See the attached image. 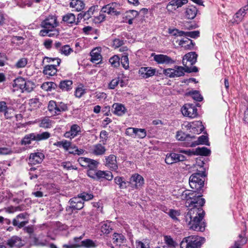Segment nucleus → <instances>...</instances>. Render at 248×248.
<instances>
[{
    "label": "nucleus",
    "instance_id": "21",
    "mask_svg": "<svg viewBox=\"0 0 248 248\" xmlns=\"http://www.w3.org/2000/svg\"><path fill=\"white\" fill-rule=\"evenodd\" d=\"M90 61L93 63H99L102 59L101 55L98 52V49H94L90 53Z\"/></svg>",
    "mask_w": 248,
    "mask_h": 248
},
{
    "label": "nucleus",
    "instance_id": "23",
    "mask_svg": "<svg viewBox=\"0 0 248 248\" xmlns=\"http://www.w3.org/2000/svg\"><path fill=\"white\" fill-rule=\"evenodd\" d=\"M70 6L77 11H80L84 8L85 4L81 0H74L70 2Z\"/></svg>",
    "mask_w": 248,
    "mask_h": 248
},
{
    "label": "nucleus",
    "instance_id": "63",
    "mask_svg": "<svg viewBox=\"0 0 248 248\" xmlns=\"http://www.w3.org/2000/svg\"><path fill=\"white\" fill-rule=\"evenodd\" d=\"M84 93L85 91L82 88H78L75 92V95L76 97L80 98Z\"/></svg>",
    "mask_w": 248,
    "mask_h": 248
},
{
    "label": "nucleus",
    "instance_id": "43",
    "mask_svg": "<svg viewBox=\"0 0 248 248\" xmlns=\"http://www.w3.org/2000/svg\"><path fill=\"white\" fill-rule=\"evenodd\" d=\"M59 52L65 56L69 55L72 52L73 49L69 45H64L62 46L59 50Z\"/></svg>",
    "mask_w": 248,
    "mask_h": 248
},
{
    "label": "nucleus",
    "instance_id": "17",
    "mask_svg": "<svg viewBox=\"0 0 248 248\" xmlns=\"http://www.w3.org/2000/svg\"><path fill=\"white\" fill-rule=\"evenodd\" d=\"M115 183L118 185L121 189H126L130 186L129 181H126L124 177L117 176L114 179Z\"/></svg>",
    "mask_w": 248,
    "mask_h": 248
},
{
    "label": "nucleus",
    "instance_id": "27",
    "mask_svg": "<svg viewBox=\"0 0 248 248\" xmlns=\"http://www.w3.org/2000/svg\"><path fill=\"white\" fill-rule=\"evenodd\" d=\"M246 14L245 9L244 8L240 9L234 15L233 23H238L243 19Z\"/></svg>",
    "mask_w": 248,
    "mask_h": 248
},
{
    "label": "nucleus",
    "instance_id": "20",
    "mask_svg": "<svg viewBox=\"0 0 248 248\" xmlns=\"http://www.w3.org/2000/svg\"><path fill=\"white\" fill-rule=\"evenodd\" d=\"M113 113L118 116H122L125 113V108L124 105L119 103H114L112 105Z\"/></svg>",
    "mask_w": 248,
    "mask_h": 248
},
{
    "label": "nucleus",
    "instance_id": "36",
    "mask_svg": "<svg viewBox=\"0 0 248 248\" xmlns=\"http://www.w3.org/2000/svg\"><path fill=\"white\" fill-rule=\"evenodd\" d=\"M210 153V150L205 147H198L195 150V154L198 155L208 156Z\"/></svg>",
    "mask_w": 248,
    "mask_h": 248
},
{
    "label": "nucleus",
    "instance_id": "19",
    "mask_svg": "<svg viewBox=\"0 0 248 248\" xmlns=\"http://www.w3.org/2000/svg\"><path fill=\"white\" fill-rule=\"evenodd\" d=\"M178 44L184 48L190 50L192 49L194 46L192 40L186 37L180 40Z\"/></svg>",
    "mask_w": 248,
    "mask_h": 248
},
{
    "label": "nucleus",
    "instance_id": "33",
    "mask_svg": "<svg viewBox=\"0 0 248 248\" xmlns=\"http://www.w3.org/2000/svg\"><path fill=\"white\" fill-rule=\"evenodd\" d=\"M25 81L26 80L21 77L16 78L14 80L13 86L14 87L19 88L22 91Z\"/></svg>",
    "mask_w": 248,
    "mask_h": 248
},
{
    "label": "nucleus",
    "instance_id": "45",
    "mask_svg": "<svg viewBox=\"0 0 248 248\" xmlns=\"http://www.w3.org/2000/svg\"><path fill=\"white\" fill-rule=\"evenodd\" d=\"M29 223V219L27 220L19 222L17 219H13L12 224L14 226L17 227L19 229L24 227L27 224Z\"/></svg>",
    "mask_w": 248,
    "mask_h": 248
},
{
    "label": "nucleus",
    "instance_id": "52",
    "mask_svg": "<svg viewBox=\"0 0 248 248\" xmlns=\"http://www.w3.org/2000/svg\"><path fill=\"white\" fill-rule=\"evenodd\" d=\"M79 197L80 198V199L82 200V201H87L92 199L93 197V196L92 194H89L86 192L82 193L78 195Z\"/></svg>",
    "mask_w": 248,
    "mask_h": 248
},
{
    "label": "nucleus",
    "instance_id": "5",
    "mask_svg": "<svg viewBox=\"0 0 248 248\" xmlns=\"http://www.w3.org/2000/svg\"><path fill=\"white\" fill-rule=\"evenodd\" d=\"M48 61V62H53L54 60L57 61V64L55 65H47L44 67L43 73L46 75L49 76H53L55 75L57 72V70L56 69V66L60 65L61 60L59 58H51L48 57H45Z\"/></svg>",
    "mask_w": 248,
    "mask_h": 248
},
{
    "label": "nucleus",
    "instance_id": "38",
    "mask_svg": "<svg viewBox=\"0 0 248 248\" xmlns=\"http://www.w3.org/2000/svg\"><path fill=\"white\" fill-rule=\"evenodd\" d=\"M42 88L47 91H50L52 89H55L57 87V85L53 82H46L43 83Z\"/></svg>",
    "mask_w": 248,
    "mask_h": 248
},
{
    "label": "nucleus",
    "instance_id": "37",
    "mask_svg": "<svg viewBox=\"0 0 248 248\" xmlns=\"http://www.w3.org/2000/svg\"><path fill=\"white\" fill-rule=\"evenodd\" d=\"M97 244L91 239H87L82 241V248H94L97 247Z\"/></svg>",
    "mask_w": 248,
    "mask_h": 248
},
{
    "label": "nucleus",
    "instance_id": "50",
    "mask_svg": "<svg viewBox=\"0 0 248 248\" xmlns=\"http://www.w3.org/2000/svg\"><path fill=\"white\" fill-rule=\"evenodd\" d=\"M95 8V6H92L89 9V10L87 12L83 13V14L85 16V20H88L90 17H91L92 15H93L94 14Z\"/></svg>",
    "mask_w": 248,
    "mask_h": 248
},
{
    "label": "nucleus",
    "instance_id": "35",
    "mask_svg": "<svg viewBox=\"0 0 248 248\" xmlns=\"http://www.w3.org/2000/svg\"><path fill=\"white\" fill-rule=\"evenodd\" d=\"M34 136L35 137V140L40 141L48 139L50 136V134L48 132H43L39 134L34 133Z\"/></svg>",
    "mask_w": 248,
    "mask_h": 248
},
{
    "label": "nucleus",
    "instance_id": "1",
    "mask_svg": "<svg viewBox=\"0 0 248 248\" xmlns=\"http://www.w3.org/2000/svg\"><path fill=\"white\" fill-rule=\"evenodd\" d=\"M180 199L186 200L187 207H191L186 213L185 220L190 229L196 231L203 232L205 230V223L202 221L204 212L202 207L205 203L204 199L202 195L198 194L196 191L186 190L180 195Z\"/></svg>",
    "mask_w": 248,
    "mask_h": 248
},
{
    "label": "nucleus",
    "instance_id": "4",
    "mask_svg": "<svg viewBox=\"0 0 248 248\" xmlns=\"http://www.w3.org/2000/svg\"><path fill=\"white\" fill-rule=\"evenodd\" d=\"M120 9V5L117 3H111L103 6L100 11L98 16H96L97 22H102L105 19L106 16L104 13L108 15L117 16L120 14L119 11Z\"/></svg>",
    "mask_w": 248,
    "mask_h": 248
},
{
    "label": "nucleus",
    "instance_id": "56",
    "mask_svg": "<svg viewBox=\"0 0 248 248\" xmlns=\"http://www.w3.org/2000/svg\"><path fill=\"white\" fill-rule=\"evenodd\" d=\"M89 159V158L80 157L78 159V161L82 167L87 168Z\"/></svg>",
    "mask_w": 248,
    "mask_h": 248
},
{
    "label": "nucleus",
    "instance_id": "55",
    "mask_svg": "<svg viewBox=\"0 0 248 248\" xmlns=\"http://www.w3.org/2000/svg\"><path fill=\"white\" fill-rule=\"evenodd\" d=\"M135 136L139 138H144L146 136V132L144 129L136 128Z\"/></svg>",
    "mask_w": 248,
    "mask_h": 248
},
{
    "label": "nucleus",
    "instance_id": "48",
    "mask_svg": "<svg viewBox=\"0 0 248 248\" xmlns=\"http://www.w3.org/2000/svg\"><path fill=\"white\" fill-rule=\"evenodd\" d=\"M99 164L97 161L89 158L87 168H88L89 169H96Z\"/></svg>",
    "mask_w": 248,
    "mask_h": 248
},
{
    "label": "nucleus",
    "instance_id": "39",
    "mask_svg": "<svg viewBox=\"0 0 248 248\" xmlns=\"http://www.w3.org/2000/svg\"><path fill=\"white\" fill-rule=\"evenodd\" d=\"M84 234L79 237H75L71 240L75 248H82V241L81 239L83 238Z\"/></svg>",
    "mask_w": 248,
    "mask_h": 248
},
{
    "label": "nucleus",
    "instance_id": "58",
    "mask_svg": "<svg viewBox=\"0 0 248 248\" xmlns=\"http://www.w3.org/2000/svg\"><path fill=\"white\" fill-rule=\"evenodd\" d=\"M119 78L112 79L109 83L108 87L110 89H114L118 85L119 82Z\"/></svg>",
    "mask_w": 248,
    "mask_h": 248
},
{
    "label": "nucleus",
    "instance_id": "11",
    "mask_svg": "<svg viewBox=\"0 0 248 248\" xmlns=\"http://www.w3.org/2000/svg\"><path fill=\"white\" fill-rule=\"evenodd\" d=\"M6 245L11 248H20L24 245V242L20 237L14 235L7 240Z\"/></svg>",
    "mask_w": 248,
    "mask_h": 248
},
{
    "label": "nucleus",
    "instance_id": "12",
    "mask_svg": "<svg viewBox=\"0 0 248 248\" xmlns=\"http://www.w3.org/2000/svg\"><path fill=\"white\" fill-rule=\"evenodd\" d=\"M45 158L44 155L41 152L31 153L29 157V163L31 165H36L42 162Z\"/></svg>",
    "mask_w": 248,
    "mask_h": 248
},
{
    "label": "nucleus",
    "instance_id": "31",
    "mask_svg": "<svg viewBox=\"0 0 248 248\" xmlns=\"http://www.w3.org/2000/svg\"><path fill=\"white\" fill-rule=\"evenodd\" d=\"M34 136V133H31L28 135H26L24 136V137L21 140V144L22 145H27L30 144L31 143V141L32 140H35V138Z\"/></svg>",
    "mask_w": 248,
    "mask_h": 248
},
{
    "label": "nucleus",
    "instance_id": "2",
    "mask_svg": "<svg viewBox=\"0 0 248 248\" xmlns=\"http://www.w3.org/2000/svg\"><path fill=\"white\" fill-rule=\"evenodd\" d=\"M204 172L202 171L194 173L189 178V186L198 194L201 195V191L204 186Z\"/></svg>",
    "mask_w": 248,
    "mask_h": 248
},
{
    "label": "nucleus",
    "instance_id": "15",
    "mask_svg": "<svg viewBox=\"0 0 248 248\" xmlns=\"http://www.w3.org/2000/svg\"><path fill=\"white\" fill-rule=\"evenodd\" d=\"M81 128L77 124H74L71 126L70 130L65 133L64 136L66 138L73 139L78 135L81 132Z\"/></svg>",
    "mask_w": 248,
    "mask_h": 248
},
{
    "label": "nucleus",
    "instance_id": "28",
    "mask_svg": "<svg viewBox=\"0 0 248 248\" xmlns=\"http://www.w3.org/2000/svg\"><path fill=\"white\" fill-rule=\"evenodd\" d=\"M76 19L75 16L72 13H68L62 17V21L67 24H76Z\"/></svg>",
    "mask_w": 248,
    "mask_h": 248
},
{
    "label": "nucleus",
    "instance_id": "42",
    "mask_svg": "<svg viewBox=\"0 0 248 248\" xmlns=\"http://www.w3.org/2000/svg\"><path fill=\"white\" fill-rule=\"evenodd\" d=\"M34 84L30 81H26L24 85L22 92H27L30 93L31 92L34 88Z\"/></svg>",
    "mask_w": 248,
    "mask_h": 248
},
{
    "label": "nucleus",
    "instance_id": "59",
    "mask_svg": "<svg viewBox=\"0 0 248 248\" xmlns=\"http://www.w3.org/2000/svg\"><path fill=\"white\" fill-rule=\"evenodd\" d=\"M200 35V32L198 31H186V36L193 38H196Z\"/></svg>",
    "mask_w": 248,
    "mask_h": 248
},
{
    "label": "nucleus",
    "instance_id": "29",
    "mask_svg": "<svg viewBox=\"0 0 248 248\" xmlns=\"http://www.w3.org/2000/svg\"><path fill=\"white\" fill-rule=\"evenodd\" d=\"M68 110L67 104L63 102L56 103V115H59L61 112L65 111Z\"/></svg>",
    "mask_w": 248,
    "mask_h": 248
},
{
    "label": "nucleus",
    "instance_id": "3",
    "mask_svg": "<svg viewBox=\"0 0 248 248\" xmlns=\"http://www.w3.org/2000/svg\"><path fill=\"white\" fill-rule=\"evenodd\" d=\"M205 242L203 237L191 235L184 238L180 243V248H200Z\"/></svg>",
    "mask_w": 248,
    "mask_h": 248
},
{
    "label": "nucleus",
    "instance_id": "30",
    "mask_svg": "<svg viewBox=\"0 0 248 248\" xmlns=\"http://www.w3.org/2000/svg\"><path fill=\"white\" fill-rule=\"evenodd\" d=\"M30 109L31 110L36 109L40 107L41 103L38 98H32L29 100Z\"/></svg>",
    "mask_w": 248,
    "mask_h": 248
},
{
    "label": "nucleus",
    "instance_id": "13",
    "mask_svg": "<svg viewBox=\"0 0 248 248\" xmlns=\"http://www.w3.org/2000/svg\"><path fill=\"white\" fill-rule=\"evenodd\" d=\"M104 164L112 170H116L118 169L116 157L114 155H110L106 156Z\"/></svg>",
    "mask_w": 248,
    "mask_h": 248
},
{
    "label": "nucleus",
    "instance_id": "40",
    "mask_svg": "<svg viewBox=\"0 0 248 248\" xmlns=\"http://www.w3.org/2000/svg\"><path fill=\"white\" fill-rule=\"evenodd\" d=\"M71 143L70 141H68L66 140H63L62 141H58L56 143H55V145L59 147H62L65 150H68L71 146Z\"/></svg>",
    "mask_w": 248,
    "mask_h": 248
},
{
    "label": "nucleus",
    "instance_id": "61",
    "mask_svg": "<svg viewBox=\"0 0 248 248\" xmlns=\"http://www.w3.org/2000/svg\"><path fill=\"white\" fill-rule=\"evenodd\" d=\"M108 133L105 130H102L100 132V138L102 139V141L104 144L106 142L108 138Z\"/></svg>",
    "mask_w": 248,
    "mask_h": 248
},
{
    "label": "nucleus",
    "instance_id": "16",
    "mask_svg": "<svg viewBox=\"0 0 248 248\" xmlns=\"http://www.w3.org/2000/svg\"><path fill=\"white\" fill-rule=\"evenodd\" d=\"M197 54L195 52H191L186 54L183 59L182 63L184 66L187 65V62H190V65H193L197 62Z\"/></svg>",
    "mask_w": 248,
    "mask_h": 248
},
{
    "label": "nucleus",
    "instance_id": "22",
    "mask_svg": "<svg viewBox=\"0 0 248 248\" xmlns=\"http://www.w3.org/2000/svg\"><path fill=\"white\" fill-rule=\"evenodd\" d=\"M197 13V8L193 6H190L186 9L185 16L188 19H193Z\"/></svg>",
    "mask_w": 248,
    "mask_h": 248
},
{
    "label": "nucleus",
    "instance_id": "18",
    "mask_svg": "<svg viewBox=\"0 0 248 248\" xmlns=\"http://www.w3.org/2000/svg\"><path fill=\"white\" fill-rule=\"evenodd\" d=\"M73 81L71 80H61L59 84V87L62 91L68 92L72 89Z\"/></svg>",
    "mask_w": 248,
    "mask_h": 248
},
{
    "label": "nucleus",
    "instance_id": "26",
    "mask_svg": "<svg viewBox=\"0 0 248 248\" xmlns=\"http://www.w3.org/2000/svg\"><path fill=\"white\" fill-rule=\"evenodd\" d=\"M106 149L105 147L101 144H97L94 146L93 153L96 155H103L105 153Z\"/></svg>",
    "mask_w": 248,
    "mask_h": 248
},
{
    "label": "nucleus",
    "instance_id": "62",
    "mask_svg": "<svg viewBox=\"0 0 248 248\" xmlns=\"http://www.w3.org/2000/svg\"><path fill=\"white\" fill-rule=\"evenodd\" d=\"M29 215L25 212L18 214L15 219H17V220H19V219L27 220L29 218Z\"/></svg>",
    "mask_w": 248,
    "mask_h": 248
},
{
    "label": "nucleus",
    "instance_id": "8",
    "mask_svg": "<svg viewBox=\"0 0 248 248\" xmlns=\"http://www.w3.org/2000/svg\"><path fill=\"white\" fill-rule=\"evenodd\" d=\"M186 160V157L182 155L172 153L167 155L165 162L168 164H172L179 161Z\"/></svg>",
    "mask_w": 248,
    "mask_h": 248
},
{
    "label": "nucleus",
    "instance_id": "24",
    "mask_svg": "<svg viewBox=\"0 0 248 248\" xmlns=\"http://www.w3.org/2000/svg\"><path fill=\"white\" fill-rule=\"evenodd\" d=\"M199 144H205L206 145H209L208 138L207 136L202 135L198 138V140L191 143L190 145L191 147H194Z\"/></svg>",
    "mask_w": 248,
    "mask_h": 248
},
{
    "label": "nucleus",
    "instance_id": "10",
    "mask_svg": "<svg viewBox=\"0 0 248 248\" xmlns=\"http://www.w3.org/2000/svg\"><path fill=\"white\" fill-rule=\"evenodd\" d=\"M58 25L56 18L54 16H49L41 23L42 28L46 29H54Z\"/></svg>",
    "mask_w": 248,
    "mask_h": 248
},
{
    "label": "nucleus",
    "instance_id": "53",
    "mask_svg": "<svg viewBox=\"0 0 248 248\" xmlns=\"http://www.w3.org/2000/svg\"><path fill=\"white\" fill-rule=\"evenodd\" d=\"M27 62L28 60L26 58H21L16 63V67L17 68H23L27 65Z\"/></svg>",
    "mask_w": 248,
    "mask_h": 248
},
{
    "label": "nucleus",
    "instance_id": "25",
    "mask_svg": "<svg viewBox=\"0 0 248 248\" xmlns=\"http://www.w3.org/2000/svg\"><path fill=\"white\" fill-rule=\"evenodd\" d=\"M113 243L117 245H120L125 242L126 239L125 237L121 233H114L113 234Z\"/></svg>",
    "mask_w": 248,
    "mask_h": 248
},
{
    "label": "nucleus",
    "instance_id": "54",
    "mask_svg": "<svg viewBox=\"0 0 248 248\" xmlns=\"http://www.w3.org/2000/svg\"><path fill=\"white\" fill-rule=\"evenodd\" d=\"M190 93L191 94L192 98L196 101L200 102L203 99V97L197 91H193Z\"/></svg>",
    "mask_w": 248,
    "mask_h": 248
},
{
    "label": "nucleus",
    "instance_id": "9",
    "mask_svg": "<svg viewBox=\"0 0 248 248\" xmlns=\"http://www.w3.org/2000/svg\"><path fill=\"white\" fill-rule=\"evenodd\" d=\"M154 56V60L158 64H172L174 63V61L170 57L164 54H152Z\"/></svg>",
    "mask_w": 248,
    "mask_h": 248
},
{
    "label": "nucleus",
    "instance_id": "51",
    "mask_svg": "<svg viewBox=\"0 0 248 248\" xmlns=\"http://www.w3.org/2000/svg\"><path fill=\"white\" fill-rule=\"evenodd\" d=\"M121 62L123 67L125 69H127L129 68V60L127 55H124L122 56Z\"/></svg>",
    "mask_w": 248,
    "mask_h": 248
},
{
    "label": "nucleus",
    "instance_id": "6",
    "mask_svg": "<svg viewBox=\"0 0 248 248\" xmlns=\"http://www.w3.org/2000/svg\"><path fill=\"white\" fill-rule=\"evenodd\" d=\"M129 186L133 189H139L144 184V180L142 176L135 173L133 174L129 180Z\"/></svg>",
    "mask_w": 248,
    "mask_h": 248
},
{
    "label": "nucleus",
    "instance_id": "7",
    "mask_svg": "<svg viewBox=\"0 0 248 248\" xmlns=\"http://www.w3.org/2000/svg\"><path fill=\"white\" fill-rule=\"evenodd\" d=\"M182 114L186 116L194 118L198 115L196 107L192 104H186L182 108Z\"/></svg>",
    "mask_w": 248,
    "mask_h": 248
},
{
    "label": "nucleus",
    "instance_id": "47",
    "mask_svg": "<svg viewBox=\"0 0 248 248\" xmlns=\"http://www.w3.org/2000/svg\"><path fill=\"white\" fill-rule=\"evenodd\" d=\"M168 215L173 220L177 221V217L180 215V212L179 210L170 209Z\"/></svg>",
    "mask_w": 248,
    "mask_h": 248
},
{
    "label": "nucleus",
    "instance_id": "60",
    "mask_svg": "<svg viewBox=\"0 0 248 248\" xmlns=\"http://www.w3.org/2000/svg\"><path fill=\"white\" fill-rule=\"evenodd\" d=\"M173 69L168 68L166 69H164L163 70V74L165 76H166L169 78H174V75H173Z\"/></svg>",
    "mask_w": 248,
    "mask_h": 248
},
{
    "label": "nucleus",
    "instance_id": "14",
    "mask_svg": "<svg viewBox=\"0 0 248 248\" xmlns=\"http://www.w3.org/2000/svg\"><path fill=\"white\" fill-rule=\"evenodd\" d=\"M69 203V208L73 210H80L84 207V202L78 196L70 199Z\"/></svg>",
    "mask_w": 248,
    "mask_h": 248
},
{
    "label": "nucleus",
    "instance_id": "32",
    "mask_svg": "<svg viewBox=\"0 0 248 248\" xmlns=\"http://www.w3.org/2000/svg\"><path fill=\"white\" fill-rule=\"evenodd\" d=\"M101 232L104 234H108L112 230L111 223L107 221L104 222L101 227Z\"/></svg>",
    "mask_w": 248,
    "mask_h": 248
},
{
    "label": "nucleus",
    "instance_id": "57",
    "mask_svg": "<svg viewBox=\"0 0 248 248\" xmlns=\"http://www.w3.org/2000/svg\"><path fill=\"white\" fill-rule=\"evenodd\" d=\"M62 166L63 167L64 169H66L67 170H70L71 169L73 170H77V168L74 167L73 165H72L71 163L70 162H64L62 163Z\"/></svg>",
    "mask_w": 248,
    "mask_h": 248
},
{
    "label": "nucleus",
    "instance_id": "41",
    "mask_svg": "<svg viewBox=\"0 0 248 248\" xmlns=\"http://www.w3.org/2000/svg\"><path fill=\"white\" fill-rule=\"evenodd\" d=\"M177 139L180 140H188L189 139H195V136H190L189 135H185L182 132H178L176 135Z\"/></svg>",
    "mask_w": 248,
    "mask_h": 248
},
{
    "label": "nucleus",
    "instance_id": "46",
    "mask_svg": "<svg viewBox=\"0 0 248 248\" xmlns=\"http://www.w3.org/2000/svg\"><path fill=\"white\" fill-rule=\"evenodd\" d=\"M51 125V121L47 117L42 119L40 123V126L43 128H49Z\"/></svg>",
    "mask_w": 248,
    "mask_h": 248
},
{
    "label": "nucleus",
    "instance_id": "34",
    "mask_svg": "<svg viewBox=\"0 0 248 248\" xmlns=\"http://www.w3.org/2000/svg\"><path fill=\"white\" fill-rule=\"evenodd\" d=\"M175 69H173V75L174 78L179 77L184 75L185 70V68L182 66H176Z\"/></svg>",
    "mask_w": 248,
    "mask_h": 248
},
{
    "label": "nucleus",
    "instance_id": "64",
    "mask_svg": "<svg viewBox=\"0 0 248 248\" xmlns=\"http://www.w3.org/2000/svg\"><path fill=\"white\" fill-rule=\"evenodd\" d=\"M96 169H89L87 171V175L90 177L94 179H96Z\"/></svg>",
    "mask_w": 248,
    "mask_h": 248
},
{
    "label": "nucleus",
    "instance_id": "49",
    "mask_svg": "<svg viewBox=\"0 0 248 248\" xmlns=\"http://www.w3.org/2000/svg\"><path fill=\"white\" fill-rule=\"evenodd\" d=\"M109 62L114 67H117L120 65V58L117 56H114L110 58Z\"/></svg>",
    "mask_w": 248,
    "mask_h": 248
},
{
    "label": "nucleus",
    "instance_id": "44",
    "mask_svg": "<svg viewBox=\"0 0 248 248\" xmlns=\"http://www.w3.org/2000/svg\"><path fill=\"white\" fill-rule=\"evenodd\" d=\"M56 102L53 100L49 102L48 105V110L52 115H56Z\"/></svg>",
    "mask_w": 248,
    "mask_h": 248
}]
</instances>
